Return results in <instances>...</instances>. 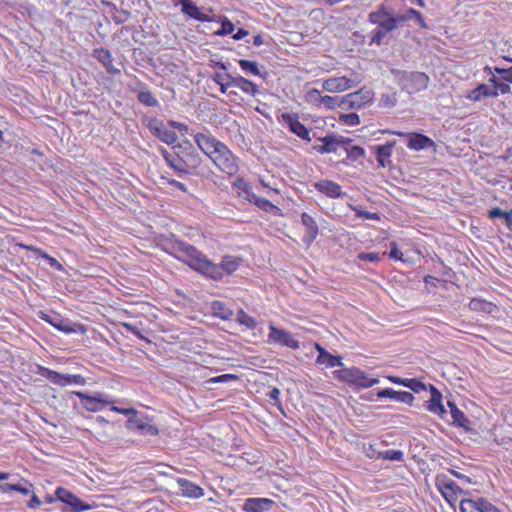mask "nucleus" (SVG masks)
Masks as SVG:
<instances>
[{
	"label": "nucleus",
	"instance_id": "obj_1",
	"mask_svg": "<svg viewBox=\"0 0 512 512\" xmlns=\"http://www.w3.org/2000/svg\"><path fill=\"white\" fill-rule=\"evenodd\" d=\"M163 251L188 265L192 270L213 281H219L224 274L235 272L241 262L239 257L225 255L220 264L209 260L195 246L170 234L162 240Z\"/></svg>",
	"mask_w": 512,
	"mask_h": 512
},
{
	"label": "nucleus",
	"instance_id": "obj_2",
	"mask_svg": "<svg viewBox=\"0 0 512 512\" xmlns=\"http://www.w3.org/2000/svg\"><path fill=\"white\" fill-rule=\"evenodd\" d=\"M368 22L376 25L370 32L369 45L381 46L389 34L405 23V18L397 17V11L392 5L382 3L368 14Z\"/></svg>",
	"mask_w": 512,
	"mask_h": 512
},
{
	"label": "nucleus",
	"instance_id": "obj_3",
	"mask_svg": "<svg viewBox=\"0 0 512 512\" xmlns=\"http://www.w3.org/2000/svg\"><path fill=\"white\" fill-rule=\"evenodd\" d=\"M390 73L401 90L410 95L427 89L430 82L429 76L424 72L391 68Z\"/></svg>",
	"mask_w": 512,
	"mask_h": 512
},
{
	"label": "nucleus",
	"instance_id": "obj_4",
	"mask_svg": "<svg viewBox=\"0 0 512 512\" xmlns=\"http://www.w3.org/2000/svg\"><path fill=\"white\" fill-rule=\"evenodd\" d=\"M335 374L339 380L357 389L369 388L379 383L378 378L369 377L364 371L357 367L342 368L335 371Z\"/></svg>",
	"mask_w": 512,
	"mask_h": 512
},
{
	"label": "nucleus",
	"instance_id": "obj_5",
	"mask_svg": "<svg viewBox=\"0 0 512 512\" xmlns=\"http://www.w3.org/2000/svg\"><path fill=\"white\" fill-rule=\"evenodd\" d=\"M55 496L58 501L64 504L62 507L63 512H83L92 508L90 504L82 501L75 494L63 487H58L55 490Z\"/></svg>",
	"mask_w": 512,
	"mask_h": 512
},
{
	"label": "nucleus",
	"instance_id": "obj_6",
	"mask_svg": "<svg viewBox=\"0 0 512 512\" xmlns=\"http://www.w3.org/2000/svg\"><path fill=\"white\" fill-rule=\"evenodd\" d=\"M210 159L222 172L228 175H234L238 171L236 157L224 143Z\"/></svg>",
	"mask_w": 512,
	"mask_h": 512
},
{
	"label": "nucleus",
	"instance_id": "obj_7",
	"mask_svg": "<svg viewBox=\"0 0 512 512\" xmlns=\"http://www.w3.org/2000/svg\"><path fill=\"white\" fill-rule=\"evenodd\" d=\"M37 374L41 377L49 380L51 383L59 385V386H66L68 384H77V385H84L86 383L85 378L79 374L77 375H70V374H60L54 370H51L49 368H46L44 366H38Z\"/></svg>",
	"mask_w": 512,
	"mask_h": 512
},
{
	"label": "nucleus",
	"instance_id": "obj_8",
	"mask_svg": "<svg viewBox=\"0 0 512 512\" xmlns=\"http://www.w3.org/2000/svg\"><path fill=\"white\" fill-rule=\"evenodd\" d=\"M40 318L65 334H83L86 331L83 325L73 323L69 319H65L60 314L57 313L49 315L44 312H40Z\"/></svg>",
	"mask_w": 512,
	"mask_h": 512
},
{
	"label": "nucleus",
	"instance_id": "obj_9",
	"mask_svg": "<svg viewBox=\"0 0 512 512\" xmlns=\"http://www.w3.org/2000/svg\"><path fill=\"white\" fill-rule=\"evenodd\" d=\"M126 428L143 436H157L159 434V428L153 423L151 418L148 416H138V414L127 419Z\"/></svg>",
	"mask_w": 512,
	"mask_h": 512
},
{
	"label": "nucleus",
	"instance_id": "obj_10",
	"mask_svg": "<svg viewBox=\"0 0 512 512\" xmlns=\"http://www.w3.org/2000/svg\"><path fill=\"white\" fill-rule=\"evenodd\" d=\"M172 149L177 156L180 157V160L184 162L185 166L194 168H198L200 166L201 157L190 141L184 140L181 143L174 145Z\"/></svg>",
	"mask_w": 512,
	"mask_h": 512
},
{
	"label": "nucleus",
	"instance_id": "obj_11",
	"mask_svg": "<svg viewBox=\"0 0 512 512\" xmlns=\"http://www.w3.org/2000/svg\"><path fill=\"white\" fill-rule=\"evenodd\" d=\"M391 134L399 137L407 138V147L414 151H420L428 148H434L435 142L428 136L416 132H401V131H388Z\"/></svg>",
	"mask_w": 512,
	"mask_h": 512
},
{
	"label": "nucleus",
	"instance_id": "obj_12",
	"mask_svg": "<svg viewBox=\"0 0 512 512\" xmlns=\"http://www.w3.org/2000/svg\"><path fill=\"white\" fill-rule=\"evenodd\" d=\"M75 395L80 399L82 406L90 412L100 411L105 406L113 403L109 396L103 393H98L95 396H89L84 392L76 391Z\"/></svg>",
	"mask_w": 512,
	"mask_h": 512
},
{
	"label": "nucleus",
	"instance_id": "obj_13",
	"mask_svg": "<svg viewBox=\"0 0 512 512\" xmlns=\"http://www.w3.org/2000/svg\"><path fill=\"white\" fill-rule=\"evenodd\" d=\"M147 127L155 137L168 145H172L177 141L176 132L167 129L163 121L156 117H151L147 120Z\"/></svg>",
	"mask_w": 512,
	"mask_h": 512
},
{
	"label": "nucleus",
	"instance_id": "obj_14",
	"mask_svg": "<svg viewBox=\"0 0 512 512\" xmlns=\"http://www.w3.org/2000/svg\"><path fill=\"white\" fill-rule=\"evenodd\" d=\"M270 332L268 334V339L270 342L280 344L282 346L298 349L299 341L294 338L291 332L277 328L273 325H270Z\"/></svg>",
	"mask_w": 512,
	"mask_h": 512
},
{
	"label": "nucleus",
	"instance_id": "obj_15",
	"mask_svg": "<svg viewBox=\"0 0 512 512\" xmlns=\"http://www.w3.org/2000/svg\"><path fill=\"white\" fill-rule=\"evenodd\" d=\"M461 512H500V510L485 498L462 499L460 502Z\"/></svg>",
	"mask_w": 512,
	"mask_h": 512
},
{
	"label": "nucleus",
	"instance_id": "obj_16",
	"mask_svg": "<svg viewBox=\"0 0 512 512\" xmlns=\"http://www.w3.org/2000/svg\"><path fill=\"white\" fill-rule=\"evenodd\" d=\"M371 100V94L369 91L359 90L354 93H350L343 97L339 102V107L342 109H358Z\"/></svg>",
	"mask_w": 512,
	"mask_h": 512
},
{
	"label": "nucleus",
	"instance_id": "obj_17",
	"mask_svg": "<svg viewBox=\"0 0 512 512\" xmlns=\"http://www.w3.org/2000/svg\"><path fill=\"white\" fill-rule=\"evenodd\" d=\"M194 141L199 149L207 155L209 158L222 146V142L217 140L212 135L204 133H196L194 135Z\"/></svg>",
	"mask_w": 512,
	"mask_h": 512
},
{
	"label": "nucleus",
	"instance_id": "obj_18",
	"mask_svg": "<svg viewBox=\"0 0 512 512\" xmlns=\"http://www.w3.org/2000/svg\"><path fill=\"white\" fill-rule=\"evenodd\" d=\"M282 120L293 134L302 140L311 141L310 130L298 120L296 115L283 113Z\"/></svg>",
	"mask_w": 512,
	"mask_h": 512
},
{
	"label": "nucleus",
	"instance_id": "obj_19",
	"mask_svg": "<svg viewBox=\"0 0 512 512\" xmlns=\"http://www.w3.org/2000/svg\"><path fill=\"white\" fill-rule=\"evenodd\" d=\"M275 502L269 498H247L242 510L245 512H270Z\"/></svg>",
	"mask_w": 512,
	"mask_h": 512
},
{
	"label": "nucleus",
	"instance_id": "obj_20",
	"mask_svg": "<svg viewBox=\"0 0 512 512\" xmlns=\"http://www.w3.org/2000/svg\"><path fill=\"white\" fill-rule=\"evenodd\" d=\"M92 56L104 66L108 74L118 75L121 73L120 69L113 65V57L109 50L96 48L93 50Z\"/></svg>",
	"mask_w": 512,
	"mask_h": 512
},
{
	"label": "nucleus",
	"instance_id": "obj_21",
	"mask_svg": "<svg viewBox=\"0 0 512 512\" xmlns=\"http://www.w3.org/2000/svg\"><path fill=\"white\" fill-rule=\"evenodd\" d=\"M355 86V82L345 76L329 78L325 80L322 87L328 92H343Z\"/></svg>",
	"mask_w": 512,
	"mask_h": 512
},
{
	"label": "nucleus",
	"instance_id": "obj_22",
	"mask_svg": "<svg viewBox=\"0 0 512 512\" xmlns=\"http://www.w3.org/2000/svg\"><path fill=\"white\" fill-rule=\"evenodd\" d=\"M378 398H389L395 400L397 402L405 403L408 405H412L414 401V396L412 393L407 391H396L392 388L381 389L377 392Z\"/></svg>",
	"mask_w": 512,
	"mask_h": 512
},
{
	"label": "nucleus",
	"instance_id": "obj_23",
	"mask_svg": "<svg viewBox=\"0 0 512 512\" xmlns=\"http://www.w3.org/2000/svg\"><path fill=\"white\" fill-rule=\"evenodd\" d=\"M178 3L181 5V11L188 15L190 18H193L197 21L201 22H209L211 21L210 17L203 13L200 8L191 0H178Z\"/></svg>",
	"mask_w": 512,
	"mask_h": 512
},
{
	"label": "nucleus",
	"instance_id": "obj_24",
	"mask_svg": "<svg viewBox=\"0 0 512 512\" xmlns=\"http://www.w3.org/2000/svg\"><path fill=\"white\" fill-rule=\"evenodd\" d=\"M318 140L322 142L321 145L313 146V149L320 154L336 153L340 148L337 141V133H329L324 137H319Z\"/></svg>",
	"mask_w": 512,
	"mask_h": 512
},
{
	"label": "nucleus",
	"instance_id": "obj_25",
	"mask_svg": "<svg viewBox=\"0 0 512 512\" xmlns=\"http://www.w3.org/2000/svg\"><path fill=\"white\" fill-rule=\"evenodd\" d=\"M429 390L431 394V398L429 400V404L427 406L428 410L434 414L443 417L447 411L442 404V394L441 392L433 385H429Z\"/></svg>",
	"mask_w": 512,
	"mask_h": 512
},
{
	"label": "nucleus",
	"instance_id": "obj_26",
	"mask_svg": "<svg viewBox=\"0 0 512 512\" xmlns=\"http://www.w3.org/2000/svg\"><path fill=\"white\" fill-rule=\"evenodd\" d=\"M301 222L305 226L303 241L311 244L318 235V225L314 218L305 212L301 215Z\"/></svg>",
	"mask_w": 512,
	"mask_h": 512
},
{
	"label": "nucleus",
	"instance_id": "obj_27",
	"mask_svg": "<svg viewBox=\"0 0 512 512\" xmlns=\"http://www.w3.org/2000/svg\"><path fill=\"white\" fill-rule=\"evenodd\" d=\"M435 486L439 491H448L457 494H466L455 481L450 479L446 474H437L435 477Z\"/></svg>",
	"mask_w": 512,
	"mask_h": 512
},
{
	"label": "nucleus",
	"instance_id": "obj_28",
	"mask_svg": "<svg viewBox=\"0 0 512 512\" xmlns=\"http://www.w3.org/2000/svg\"><path fill=\"white\" fill-rule=\"evenodd\" d=\"M395 141H388L384 145H378L375 149V156L376 160L381 167H387L392 164V161L390 160V157L392 155V149L395 145Z\"/></svg>",
	"mask_w": 512,
	"mask_h": 512
},
{
	"label": "nucleus",
	"instance_id": "obj_29",
	"mask_svg": "<svg viewBox=\"0 0 512 512\" xmlns=\"http://www.w3.org/2000/svg\"><path fill=\"white\" fill-rule=\"evenodd\" d=\"M238 64L241 70L247 75L259 76L262 79H266L268 76V72L264 66H260L258 62L240 59Z\"/></svg>",
	"mask_w": 512,
	"mask_h": 512
},
{
	"label": "nucleus",
	"instance_id": "obj_30",
	"mask_svg": "<svg viewBox=\"0 0 512 512\" xmlns=\"http://www.w3.org/2000/svg\"><path fill=\"white\" fill-rule=\"evenodd\" d=\"M316 349L318 351L317 356V363L323 364L326 367H336V366H343L342 363V357L341 356H335L329 353L326 349H324L319 344H316Z\"/></svg>",
	"mask_w": 512,
	"mask_h": 512
},
{
	"label": "nucleus",
	"instance_id": "obj_31",
	"mask_svg": "<svg viewBox=\"0 0 512 512\" xmlns=\"http://www.w3.org/2000/svg\"><path fill=\"white\" fill-rule=\"evenodd\" d=\"M314 187L317 191L330 198H339L342 195L341 186L331 180H322L316 182Z\"/></svg>",
	"mask_w": 512,
	"mask_h": 512
},
{
	"label": "nucleus",
	"instance_id": "obj_32",
	"mask_svg": "<svg viewBox=\"0 0 512 512\" xmlns=\"http://www.w3.org/2000/svg\"><path fill=\"white\" fill-rule=\"evenodd\" d=\"M233 87L239 88L241 91H243L246 94H249L251 96H256L260 94V89L257 84H255L253 81L246 79L240 75H234V78L232 79V82H230Z\"/></svg>",
	"mask_w": 512,
	"mask_h": 512
},
{
	"label": "nucleus",
	"instance_id": "obj_33",
	"mask_svg": "<svg viewBox=\"0 0 512 512\" xmlns=\"http://www.w3.org/2000/svg\"><path fill=\"white\" fill-rule=\"evenodd\" d=\"M177 484L181 490L182 495L186 497L199 498L204 495L203 489L200 486L185 478H178Z\"/></svg>",
	"mask_w": 512,
	"mask_h": 512
},
{
	"label": "nucleus",
	"instance_id": "obj_34",
	"mask_svg": "<svg viewBox=\"0 0 512 512\" xmlns=\"http://www.w3.org/2000/svg\"><path fill=\"white\" fill-rule=\"evenodd\" d=\"M388 380L394 384L403 385L404 387L409 388L415 393H420L421 391L426 390V385L416 378H400L397 376H388Z\"/></svg>",
	"mask_w": 512,
	"mask_h": 512
},
{
	"label": "nucleus",
	"instance_id": "obj_35",
	"mask_svg": "<svg viewBox=\"0 0 512 512\" xmlns=\"http://www.w3.org/2000/svg\"><path fill=\"white\" fill-rule=\"evenodd\" d=\"M497 96H498V93L496 92V90H492V88H490L486 84H479L476 88H474L467 94L466 98L471 101H480L484 98H488V97L495 98Z\"/></svg>",
	"mask_w": 512,
	"mask_h": 512
},
{
	"label": "nucleus",
	"instance_id": "obj_36",
	"mask_svg": "<svg viewBox=\"0 0 512 512\" xmlns=\"http://www.w3.org/2000/svg\"><path fill=\"white\" fill-rule=\"evenodd\" d=\"M211 310L214 316L222 320H229L233 316V311L227 308L224 302L219 300L211 303Z\"/></svg>",
	"mask_w": 512,
	"mask_h": 512
},
{
	"label": "nucleus",
	"instance_id": "obj_37",
	"mask_svg": "<svg viewBox=\"0 0 512 512\" xmlns=\"http://www.w3.org/2000/svg\"><path fill=\"white\" fill-rule=\"evenodd\" d=\"M468 306L472 311L485 312L488 314L496 309L493 303L478 298L471 299Z\"/></svg>",
	"mask_w": 512,
	"mask_h": 512
},
{
	"label": "nucleus",
	"instance_id": "obj_38",
	"mask_svg": "<svg viewBox=\"0 0 512 512\" xmlns=\"http://www.w3.org/2000/svg\"><path fill=\"white\" fill-rule=\"evenodd\" d=\"M452 417V424L456 427L462 428L467 432H471L473 430L472 428V422L471 420L464 414L463 411L459 410L458 412L453 413Z\"/></svg>",
	"mask_w": 512,
	"mask_h": 512
},
{
	"label": "nucleus",
	"instance_id": "obj_39",
	"mask_svg": "<svg viewBox=\"0 0 512 512\" xmlns=\"http://www.w3.org/2000/svg\"><path fill=\"white\" fill-rule=\"evenodd\" d=\"M490 219L502 218L508 228L512 227V209L510 211H503L499 207H494L488 211Z\"/></svg>",
	"mask_w": 512,
	"mask_h": 512
},
{
	"label": "nucleus",
	"instance_id": "obj_40",
	"mask_svg": "<svg viewBox=\"0 0 512 512\" xmlns=\"http://www.w3.org/2000/svg\"><path fill=\"white\" fill-rule=\"evenodd\" d=\"M169 167L172 168L180 177L182 175L193 174V171L196 169L194 167L185 166L184 162L180 160V157L177 156L176 153L175 156H173L172 163Z\"/></svg>",
	"mask_w": 512,
	"mask_h": 512
},
{
	"label": "nucleus",
	"instance_id": "obj_41",
	"mask_svg": "<svg viewBox=\"0 0 512 512\" xmlns=\"http://www.w3.org/2000/svg\"><path fill=\"white\" fill-rule=\"evenodd\" d=\"M397 17L405 18V22L411 20L412 18H415L418 25L421 28H427V24L422 16V14L413 8L407 9L405 13L397 12Z\"/></svg>",
	"mask_w": 512,
	"mask_h": 512
},
{
	"label": "nucleus",
	"instance_id": "obj_42",
	"mask_svg": "<svg viewBox=\"0 0 512 512\" xmlns=\"http://www.w3.org/2000/svg\"><path fill=\"white\" fill-rule=\"evenodd\" d=\"M377 459L403 462L404 461V453L401 450H386L378 452Z\"/></svg>",
	"mask_w": 512,
	"mask_h": 512
},
{
	"label": "nucleus",
	"instance_id": "obj_43",
	"mask_svg": "<svg viewBox=\"0 0 512 512\" xmlns=\"http://www.w3.org/2000/svg\"><path fill=\"white\" fill-rule=\"evenodd\" d=\"M137 100L147 107H158L160 105L157 98L150 91H139Z\"/></svg>",
	"mask_w": 512,
	"mask_h": 512
},
{
	"label": "nucleus",
	"instance_id": "obj_44",
	"mask_svg": "<svg viewBox=\"0 0 512 512\" xmlns=\"http://www.w3.org/2000/svg\"><path fill=\"white\" fill-rule=\"evenodd\" d=\"M108 5H110L114 11V14L112 15V20L115 24H122L130 18L131 13L128 10L118 8L115 4L112 3H109Z\"/></svg>",
	"mask_w": 512,
	"mask_h": 512
},
{
	"label": "nucleus",
	"instance_id": "obj_45",
	"mask_svg": "<svg viewBox=\"0 0 512 512\" xmlns=\"http://www.w3.org/2000/svg\"><path fill=\"white\" fill-rule=\"evenodd\" d=\"M26 248L28 250H31V251L35 252V253H38L43 259H45L48 262V264L52 268H54V269H56L58 271H62L64 269L63 265L60 262H58L57 259H55L54 257L48 255L46 252L42 251L41 249L33 248L31 246H26Z\"/></svg>",
	"mask_w": 512,
	"mask_h": 512
},
{
	"label": "nucleus",
	"instance_id": "obj_46",
	"mask_svg": "<svg viewBox=\"0 0 512 512\" xmlns=\"http://www.w3.org/2000/svg\"><path fill=\"white\" fill-rule=\"evenodd\" d=\"M398 101V94L396 91L383 93L379 99V105L383 108H393Z\"/></svg>",
	"mask_w": 512,
	"mask_h": 512
},
{
	"label": "nucleus",
	"instance_id": "obj_47",
	"mask_svg": "<svg viewBox=\"0 0 512 512\" xmlns=\"http://www.w3.org/2000/svg\"><path fill=\"white\" fill-rule=\"evenodd\" d=\"M254 205H256L264 212L271 213L274 215H276L280 211V209L277 206H275L269 200L263 197L255 199Z\"/></svg>",
	"mask_w": 512,
	"mask_h": 512
},
{
	"label": "nucleus",
	"instance_id": "obj_48",
	"mask_svg": "<svg viewBox=\"0 0 512 512\" xmlns=\"http://www.w3.org/2000/svg\"><path fill=\"white\" fill-rule=\"evenodd\" d=\"M346 155L347 160L355 162L365 157V150L361 146L354 145L347 148Z\"/></svg>",
	"mask_w": 512,
	"mask_h": 512
},
{
	"label": "nucleus",
	"instance_id": "obj_49",
	"mask_svg": "<svg viewBox=\"0 0 512 512\" xmlns=\"http://www.w3.org/2000/svg\"><path fill=\"white\" fill-rule=\"evenodd\" d=\"M237 321L239 324L244 325L249 329H255L257 326L256 319L246 314L243 310L238 312Z\"/></svg>",
	"mask_w": 512,
	"mask_h": 512
},
{
	"label": "nucleus",
	"instance_id": "obj_50",
	"mask_svg": "<svg viewBox=\"0 0 512 512\" xmlns=\"http://www.w3.org/2000/svg\"><path fill=\"white\" fill-rule=\"evenodd\" d=\"M235 30V25L226 17H222L221 20V28L215 32L217 36H225L233 33Z\"/></svg>",
	"mask_w": 512,
	"mask_h": 512
},
{
	"label": "nucleus",
	"instance_id": "obj_51",
	"mask_svg": "<svg viewBox=\"0 0 512 512\" xmlns=\"http://www.w3.org/2000/svg\"><path fill=\"white\" fill-rule=\"evenodd\" d=\"M0 489L3 492L15 491V492H19L23 495H28L31 492L29 487H25L20 484H11V483H6L3 485H0Z\"/></svg>",
	"mask_w": 512,
	"mask_h": 512
},
{
	"label": "nucleus",
	"instance_id": "obj_52",
	"mask_svg": "<svg viewBox=\"0 0 512 512\" xmlns=\"http://www.w3.org/2000/svg\"><path fill=\"white\" fill-rule=\"evenodd\" d=\"M280 394V390L274 387L266 394V396L268 397V401L271 405L277 406L280 410H282Z\"/></svg>",
	"mask_w": 512,
	"mask_h": 512
},
{
	"label": "nucleus",
	"instance_id": "obj_53",
	"mask_svg": "<svg viewBox=\"0 0 512 512\" xmlns=\"http://www.w3.org/2000/svg\"><path fill=\"white\" fill-rule=\"evenodd\" d=\"M238 380V376L234 374H222L216 377L210 378L207 382L208 383H227L230 381Z\"/></svg>",
	"mask_w": 512,
	"mask_h": 512
},
{
	"label": "nucleus",
	"instance_id": "obj_54",
	"mask_svg": "<svg viewBox=\"0 0 512 512\" xmlns=\"http://www.w3.org/2000/svg\"><path fill=\"white\" fill-rule=\"evenodd\" d=\"M340 120L343 121L346 125H349V126H355V125H358L360 123L359 115L356 114V113L342 114L340 116Z\"/></svg>",
	"mask_w": 512,
	"mask_h": 512
},
{
	"label": "nucleus",
	"instance_id": "obj_55",
	"mask_svg": "<svg viewBox=\"0 0 512 512\" xmlns=\"http://www.w3.org/2000/svg\"><path fill=\"white\" fill-rule=\"evenodd\" d=\"M358 259L362 261H369L373 263H377L380 261L381 256L379 253L375 252H361L358 254Z\"/></svg>",
	"mask_w": 512,
	"mask_h": 512
},
{
	"label": "nucleus",
	"instance_id": "obj_56",
	"mask_svg": "<svg viewBox=\"0 0 512 512\" xmlns=\"http://www.w3.org/2000/svg\"><path fill=\"white\" fill-rule=\"evenodd\" d=\"M357 217H361L367 220H380L378 213L361 210L360 208H353Z\"/></svg>",
	"mask_w": 512,
	"mask_h": 512
},
{
	"label": "nucleus",
	"instance_id": "obj_57",
	"mask_svg": "<svg viewBox=\"0 0 512 512\" xmlns=\"http://www.w3.org/2000/svg\"><path fill=\"white\" fill-rule=\"evenodd\" d=\"M495 71L501 76L500 80L512 83V67L509 68H495Z\"/></svg>",
	"mask_w": 512,
	"mask_h": 512
},
{
	"label": "nucleus",
	"instance_id": "obj_58",
	"mask_svg": "<svg viewBox=\"0 0 512 512\" xmlns=\"http://www.w3.org/2000/svg\"><path fill=\"white\" fill-rule=\"evenodd\" d=\"M111 410L114 411V412H117L119 414L128 416V418L129 417H133L136 414H138V411L136 409H134V408H120V407H117V406H112Z\"/></svg>",
	"mask_w": 512,
	"mask_h": 512
},
{
	"label": "nucleus",
	"instance_id": "obj_59",
	"mask_svg": "<svg viewBox=\"0 0 512 512\" xmlns=\"http://www.w3.org/2000/svg\"><path fill=\"white\" fill-rule=\"evenodd\" d=\"M320 103L330 109H333L336 105L339 106L338 99L336 97H332V96H328V95L322 96Z\"/></svg>",
	"mask_w": 512,
	"mask_h": 512
},
{
	"label": "nucleus",
	"instance_id": "obj_60",
	"mask_svg": "<svg viewBox=\"0 0 512 512\" xmlns=\"http://www.w3.org/2000/svg\"><path fill=\"white\" fill-rule=\"evenodd\" d=\"M443 498L450 504L451 507L455 508L457 502V496L459 494L448 491H439Z\"/></svg>",
	"mask_w": 512,
	"mask_h": 512
},
{
	"label": "nucleus",
	"instance_id": "obj_61",
	"mask_svg": "<svg viewBox=\"0 0 512 512\" xmlns=\"http://www.w3.org/2000/svg\"><path fill=\"white\" fill-rule=\"evenodd\" d=\"M233 78H234V75L230 74V73H215L212 76V80L217 84H220L226 80H230V82H232Z\"/></svg>",
	"mask_w": 512,
	"mask_h": 512
},
{
	"label": "nucleus",
	"instance_id": "obj_62",
	"mask_svg": "<svg viewBox=\"0 0 512 512\" xmlns=\"http://www.w3.org/2000/svg\"><path fill=\"white\" fill-rule=\"evenodd\" d=\"M233 185L243 192L251 190V185L248 182H246L242 177L236 178Z\"/></svg>",
	"mask_w": 512,
	"mask_h": 512
},
{
	"label": "nucleus",
	"instance_id": "obj_63",
	"mask_svg": "<svg viewBox=\"0 0 512 512\" xmlns=\"http://www.w3.org/2000/svg\"><path fill=\"white\" fill-rule=\"evenodd\" d=\"M337 141L339 142L340 148H343L345 152L347 151V148L352 146L351 143L353 142L351 138L339 134H337Z\"/></svg>",
	"mask_w": 512,
	"mask_h": 512
},
{
	"label": "nucleus",
	"instance_id": "obj_64",
	"mask_svg": "<svg viewBox=\"0 0 512 512\" xmlns=\"http://www.w3.org/2000/svg\"><path fill=\"white\" fill-rule=\"evenodd\" d=\"M321 98L322 96L320 94V91L315 88L309 90L307 93V100L309 102H321Z\"/></svg>",
	"mask_w": 512,
	"mask_h": 512
}]
</instances>
